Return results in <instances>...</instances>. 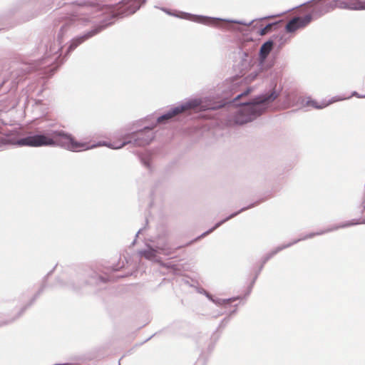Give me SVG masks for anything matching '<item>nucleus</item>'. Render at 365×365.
I'll return each instance as SVG.
<instances>
[{
	"instance_id": "6ab92c4d",
	"label": "nucleus",
	"mask_w": 365,
	"mask_h": 365,
	"mask_svg": "<svg viewBox=\"0 0 365 365\" xmlns=\"http://www.w3.org/2000/svg\"><path fill=\"white\" fill-rule=\"evenodd\" d=\"M299 26L297 24V19L295 17L292 19L285 26V31L287 33H294L297 29H299Z\"/></svg>"
},
{
	"instance_id": "f8f14e48",
	"label": "nucleus",
	"mask_w": 365,
	"mask_h": 365,
	"mask_svg": "<svg viewBox=\"0 0 365 365\" xmlns=\"http://www.w3.org/2000/svg\"><path fill=\"white\" fill-rule=\"evenodd\" d=\"M290 247V244H283L274 248L273 250L266 254L262 259L261 263L262 266H264L271 258H272L275 255H277L280 251Z\"/></svg>"
},
{
	"instance_id": "6e6552de",
	"label": "nucleus",
	"mask_w": 365,
	"mask_h": 365,
	"mask_svg": "<svg viewBox=\"0 0 365 365\" xmlns=\"http://www.w3.org/2000/svg\"><path fill=\"white\" fill-rule=\"evenodd\" d=\"M259 204V202H255L254 203H251L247 207H244L242 208H241L240 210L237 211V212H235L233 213H232L231 215H230L228 217H227L226 218L222 220L221 221L217 222L212 227H211L210 229H209L208 230H207L206 232H203L202 235H200V236H198L197 237H196L194 240L192 241H190V242H188L187 245H190L192 244L193 242H196L198 240L207 236V235L212 233L214 230H215L216 229H217L218 227H220L221 225H222L224 223H225L227 221L232 219L233 217H236L237 215H238L240 213L248 210V209H250V208H252L254 207L255 206H256L257 205Z\"/></svg>"
},
{
	"instance_id": "c85d7f7f",
	"label": "nucleus",
	"mask_w": 365,
	"mask_h": 365,
	"mask_svg": "<svg viewBox=\"0 0 365 365\" xmlns=\"http://www.w3.org/2000/svg\"><path fill=\"white\" fill-rule=\"evenodd\" d=\"M257 277H258L257 274H255V277L252 279V282L250 284V286L249 287L247 293L246 294V296L250 294V292L252 290V288L254 284L255 283V281L257 280Z\"/></svg>"
},
{
	"instance_id": "4c0bfd02",
	"label": "nucleus",
	"mask_w": 365,
	"mask_h": 365,
	"mask_svg": "<svg viewBox=\"0 0 365 365\" xmlns=\"http://www.w3.org/2000/svg\"><path fill=\"white\" fill-rule=\"evenodd\" d=\"M142 230H143V228L140 229V230L137 232V233H136V235H135V237H137L138 236V235L141 232V231H142Z\"/></svg>"
},
{
	"instance_id": "dca6fc26",
	"label": "nucleus",
	"mask_w": 365,
	"mask_h": 365,
	"mask_svg": "<svg viewBox=\"0 0 365 365\" xmlns=\"http://www.w3.org/2000/svg\"><path fill=\"white\" fill-rule=\"evenodd\" d=\"M271 39L274 40V45L277 43L278 48H281L287 43L289 38L287 37L285 34H279L273 36Z\"/></svg>"
},
{
	"instance_id": "f704fd0d",
	"label": "nucleus",
	"mask_w": 365,
	"mask_h": 365,
	"mask_svg": "<svg viewBox=\"0 0 365 365\" xmlns=\"http://www.w3.org/2000/svg\"><path fill=\"white\" fill-rule=\"evenodd\" d=\"M351 96H357L358 98H361L362 96H359L356 91H354L351 96L348 97L347 98H351Z\"/></svg>"
},
{
	"instance_id": "20e7f679",
	"label": "nucleus",
	"mask_w": 365,
	"mask_h": 365,
	"mask_svg": "<svg viewBox=\"0 0 365 365\" xmlns=\"http://www.w3.org/2000/svg\"><path fill=\"white\" fill-rule=\"evenodd\" d=\"M146 0H122L117 6L115 14L123 18L135 13Z\"/></svg>"
},
{
	"instance_id": "39448f33",
	"label": "nucleus",
	"mask_w": 365,
	"mask_h": 365,
	"mask_svg": "<svg viewBox=\"0 0 365 365\" xmlns=\"http://www.w3.org/2000/svg\"><path fill=\"white\" fill-rule=\"evenodd\" d=\"M110 23L107 24H102L98 25L93 28V29L88 31L85 32L83 34L76 36L73 38L70 43V45L68 46L66 52V56L69 55L73 51H74L79 45L83 43L85 41L88 40V38L93 37V36L96 35L101 31H103L104 29H106Z\"/></svg>"
},
{
	"instance_id": "2eb2a0df",
	"label": "nucleus",
	"mask_w": 365,
	"mask_h": 365,
	"mask_svg": "<svg viewBox=\"0 0 365 365\" xmlns=\"http://www.w3.org/2000/svg\"><path fill=\"white\" fill-rule=\"evenodd\" d=\"M346 98H336V97H334L332 98L329 102L327 104H323V105H319L316 101L314 100H309L307 101V106H311L312 107H314V108H317V109H322L324 107H326L327 106L331 104V103H333L336 101H341V100H344Z\"/></svg>"
},
{
	"instance_id": "7c9ffc66",
	"label": "nucleus",
	"mask_w": 365,
	"mask_h": 365,
	"mask_svg": "<svg viewBox=\"0 0 365 365\" xmlns=\"http://www.w3.org/2000/svg\"><path fill=\"white\" fill-rule=\"evenodd\" d=\"M315 232H316V235L319 236V235H322L324 234L328 233L329 230H327V229H324V230H320Z\"/></svg>"
},
{
	"instance_id": "e433bc0d",
	"label": "nucleus",
	"mask_w": 365,
	"mask_h": 365,
	"mask_svg": "<svg viewBox=\"0 0 365 365\" xmlns=\"http://www.w3.org/2000/svg\"><path fill=\"white\" fill-rule=\"evenodd\" d=\"M237 304L235 305V309L230 312V315L234 314L237 312Z\"/></svg>"
},
{
	"instance_id": "b1692460",
	"label": "nucleus",
	"mask_w": 365,
	"mask_h": 365,
	"mask_svg": "<svg viewBox=\"0 0 365 365\" xmlns=\"http://www.w3.org/2000/svg\"><path fill=\"white\" fill-rule=\"evenodd\" d=\"M239 83L238 79L234 80L228 86L230 88L232 96L237 92L236 86Z\"/></svg>"
},
{
	"instance_id": "ea45409f",
	"label": "nucleus",
	"mask_w": 365,
	"mask_h": 365,
	"mask_svg": "<svg viewBox=\"0 0 365 365\" xmlns=\"http://www.w3.org/2000/svg\"><path fill=\"white\" fill-rule=\"evenodd\" d=\"M151 338H152V336H150V337L148 338V339L145 340V341H147L150 340Z\"/></svg>"
},
{
	"instance_id": "473e14b6",
	"label": "nucleus",
	"mask_w": 365,
	"mask_h": 365,
	"mask_svg": "<svg viewBox=\"0 0 365 365\" xmlns=\"http://www.w3.org/2000/svg\"><path fill=\"white\" fill-rule=\"evenodd\" d=\"M68 287H71L73 290H78V289H80V286L75 285V284H68Z\"/></svg>"
},
{
	"instance_id": "412c9836",
	"label": "nucleus",
	"mask_w": 365,
	"mask_h": 365,
	"mask_svg": "<svg viewBox=\"0 0 365 365\" xmlns=\"http://www.w3.org/2000/svg\"><path fill=\"white\" fill-rule=\"evenodd\" d=\"M277 24H278L277 22L267 24L264 27L261 28L259 29V34L260 36L266 35L267 34L269 33L273 29L274 27V28L277 27Z\"/></svg>"
},
{
	"instance_id": "1a4fd4ad",
	"label": "nucleus",
	"mask_w": 365,
	"mask_h": 365,
	"mask_svg": "<svg viewBox=\"0 0 365 365\" xmlns=\"http://www.w3.org/2000/svg\"><path fill=\"white\" fill-rule=\"evenodd\" d=\"M183 19H190L192 21L203 24L206 25H210L215 21H223V19L220 18H210L205 16H200V15H192L188 13H182V16H180Z\"/></svg>"
},
{
	"instance_id": "9b49d317",
	"label": "nucleus",
	"mask_w": 365,
	"mask_h": 365,
	"mask_svg": "<svg viewBox=\"0 0 365 365\" xmlns=\"http://www.w3.org/2000/svg\"><path fill=\"white\" fill-rule=\"evenodd\" d=\"M45 288V284H43L41 288L38 289V291L35 294V295L34 296V297L30 300V302L26 304L25 305L24 307L21 308V311L19 312V313L18 314L17 317L15 318V319H13L11 320H9V321H7V322H3L2 324H0V327L1 326H3V325H6V324H10L11 322H13L16 318L19 317L20 316H21L23 314V313L29 307H31L34 303V302L36 301V299L41 294V293L43 292V289Z\"/></svg>"
},
{
	"instance_id": "72a5a7b5",
	"label": "nucleus",
	"mask_w": 365,
	"mask_h": 365,
	"mask_svg": "<svg viewBox=\"0 0 365 365\" xmlns=\"http://www.w3.org/2000/svg\"><path fill=\"white\" fill-rule=\"evenodd\" d=\"M263 267H264V266H262V264L261 263V265L259 267L258 270L256 272L255 274H257V276H259V274L261 272V271L262 270Z\"/></svg>"
},
{
	"instance_id": "f3484780",
	"label": "nucleus",
	"mask_w": 365,
	"mask_h": 365,
	"mask_svg": "<svg viewBox=\"0 0 365 365\" xmlns=\"http://www.w3.org/2000/svg\"><path fill=\"white\" fill-rule=\"evenodd\" d=\"M297 19V24L299 29L307 26L312 20V15L307 14L304 16H296Z\"/></svg>"
},
{
	"instance_id": "a878e982",
	"label": "nucleus",
	"mask_w": 365,
	"mask_h": 365,
	"mask_svg": "<svg viewBox=\"0 0 365 365\" xmlns=\"http://www.w3.org/2000/svg\"><path fill=\"white\" fill-rule=\"evenodd\" d=\"M140 161L141 163L148 168H150V161L148 157L141 156L140 157Z\"/></svg>"
},
{
	"instance_id": "393cba45",
	"label": "nucleus",
	"mask_w": 365,
	"mask_h": 365,
	"mask_svg": "<svg viewBox=\"0 0 365 365\" xmlns=\"http://www.w3.org/2000/svg\"><path fill=\"white\" fill-rule=\"evenodd\" d=\"M68 25L67 24H65L64 25H63L61 29H60V31H59V34L58 35V41H61L62 37H63V35L64 34V33L67 30V28H68Z\"/></svg>"
},
{
	"instance_id": "bb28decb",
	"label": "nucleus",
	"mask_w": 365,
	"mask_h": 365,
	"mask_svg": "<svg viewBox=\"0 0 365 365\" xmlns=\"http://www.w3.org/2000/svg\"><path fill=\"white\" fill-rule=\"evenodd\" d=\"M13 143L14 142L11 141L10 140L6 139L5 138H0V148L3 145L8 144V143L13 144Z\"/></svg>"
},
{
	"instance_id": "423d86ee",
	"label": "nucleus",
	"mask_w": 365,
	"mask_h": 365,
	"mask_svg": "<svg viewBox=\"0 0 365 365\" xmlns=\"http://www.w3.org/2000/svg\"><path fill=\"white\" fill-rule=\"evenodd\" d=\"M274 46V40L269 39L262 44L259 51V66L262 70H267L274 65V59L267 60V57Z\"/></svg>"
},
{
	"instance_id": "4468645a",
	"label": "nucleus",
	"mask_w": 365,
	"mask_h": 365,
	"mask_svg": "<svg viewBox=\"0 0 365 365\" xmlns=\"http://www.w3.org/2000/svg\"><path fill=\"white\" fill-rule=\"evenodd\" d=\"M240 55L242 58V69L247 68L250 66L252 57L247 51H241Z\"/></svg>"
},
{
	"instance_id": "7ed1b4c3",
	"label": "nucleus",
	"mask_w": 365,
	"mask_h": 365,
	"mask_svg": "<svg viewBox=\"0 0 365 365\" xmlns=\"http://www.w3.org/2000/svg\"><path fill=\"white\" fill-rule=\"evenodd\" d=\"M153 128L154 126H145L142 130L125 135L123 137V141L119 145L103 142L93 145L89 148H93L99 145H106L112 149H120L129 144L138 147L145 146L150 144L155 137L153 133Z\"/></svg>"
},
{
	"instance_id": "a19ab883",
	"label": "nucleus",
	"mask_w": 365,
	"mask_h": 365,
	"mask_svg": "<svg viewBox=\"0 0 365 365\" xmlns=\"http://www.w3.org/2000/svg\"><path fill=\"white\" fill-rule=\"evenodd\" d=\"M227 320H228V319L225 318V319H223V321H222V322H224V321H227Z\"/></svg>"
},
{
	"instance_id": "9d476101",
	"label": "nucleus",
	"mask_w": 365,
	"mask_h": 365,
	"mask_svg": "<svg viewBox=\"0 0 365 365\" xmlns=\"http://www.w3.org/2000/svg\"><path fill=\"white\" fill-rule=\"evenodd\" d=\"M163 251L164 250L160 247H157L156 248H153L150 245H147V248L145 250H141L138 251V255L140 257H143L146 259L148 260H155L157 256V254L159 251Z\"/></svg>"
},
{
	"instance_id": "f257e3e1",
	"label": "nucleus",
	"mask_w": 365,
	"mask_h": 365,
	"mask_svg": "<svg viewBox=\"0 0 365 365\" xmlns=\"http://www.w3.org/2000/svg\"><path fill=\"white\" fill-rule=\"evenodd\" d=\"M252 89L247 88L245 91L237 93L231 99L225 98L221 102H215L208 98H193L188 100L175 107L170 108L157 118V123L165 124L180 114L190 113V111H205L208 110H217L224 106L240 108L233 117L235 124L243 125L251 122L258 116L264 113L270 104L279 96V92L273 89L269 93H265L255 96L251 101L242 102L240 98L250 93Z\"/></svg>"
},
{
	"instance_id": "cd10ccee",
	"label": "nucleus",
	"mask_w": 365,
	"mask_h": 365,
	"mask_svg": "<svg viewBox=\"0 0 365 365\" xmlns=\"http://www.w3.org/2000/svg\"><path fill=\"white\" fill-rule=\"evenodd\" d=\"M254 21L255 20H252L250 22L247 23V22H245L242 21L232 20V21H230V22H233V23H236V24H242V25H245V26H250L254 22Z\"/></svg>"
},
{
	"instance_id": "2f4dec72",
	"label": "nucleus",
	"mask_w": 365,
	"mask_h": 365,
	"mask_svg": "<svg viewBox=\"0 0 365 365\" xmlns=\"http://www.w3.org/2000/svg\"><path fill=\"white\" fill-rule=\"evenodd\" d=\"M279 16H280V14L267 16H264L263 18L259 19V20L262 21V20L269 19Z\"/></svg>"
},
{
	"instance_id": "5701e85b",
	"label": "nucleus",
	"mask_w": 365,
	"mask_h": 365,
	"mask_svg": "<svg viewBox=\"0 0 365 365\" xmlns=\"http://www.w3.org/2000/svg\"><path fill=\"white\" fill-rule=\"evenodd\" d=\"M218 339H219V335L217 334H216L215 332L213 333V334L211 336V337L210 339V343L208 345L209 351L213 350V349L215 347V344L217 341Z\"/></svg>"
},
{
	"instance_id": "aec40b11",
	"label": "nucleus",
	"mask_w": 365,
	"mask_h": 365,
	"mask_svg": "<svg viewBox=\"0 0 365 365\" xmlns=\"http://www.w3.org/2000/svg\"><path fill=\"white\" fill-rule=\"evenodd\" d=\"M240 298V297H231V298H228V299H220V298L215 299L212 296V297L210 300L217 305H222V304L232 302L234 301H236L237 299H239Z\"/></svg>"
},
{
	"instance_id": "f03ea898",
	"label": "nucleus",
	"mask_w": 365,
	"mask_h": 365,
	"mask_svg": "<svg viewBox=\"0 0 365 365\" xmlns=\"http://www.w3.org/2000/svg\"><path fill=\"white\" fill-rule=\"evenodd\" d=\"M14 145L29 147H61L68 150L77 152L90 149L86 143L77 142L69 133L63 130H47L45 132H30L23 138L17 139Z\"/></svg>"
},
{
	"instance_id": "58836bf2",
	"label": "nucleus",
	"mask_w": 365,
	"mask_h": 365,
	"mask_svg": "<svg viewBox=\"0 0 365 365\" xmlns=\"http://www.w3.org/2000/svg\"><path fill=\"white\" fill-rule=\"evenodd\" d=\"M136 240L135 239L133 242H132V245H133L135 243Z\"/></svg>"
},
{
	"instance_id": "0eeeda50",
	"label": "nucleus",
	"mask_w": 365,
	"mask_h": 365,
	"mask_svg": "<svg viewBox=\"0 0 365 365\" xmlns=\"http://www.w3.org/2000/svg\"><path fill=\"white\" fill-rule=\"evenodd\" d=\"M63 63V61H61L57 66L51 67V62H47V57L43 58L36 62H35L31 67V71H41V74H43L45 77H51L55 71L57 70L58 67Z\"/></svg>"
},
{
	"instance_id": "c756f323",
	"label": "nucleus",
	"mask_w": 365,
	"mask_h": 365,
	"mask_svg": "<svg viewBox=\"0 0 365 365\" xmlns=\"http://www.w3.org/2000/svg\"><path fill=\"white\" fill-rule=\"evenodd\" d=\"M198 292L200 293V294H203L204 295H205L209 299H211L212 297V294H210L209 292H207L205 289H200L198 290Z\"/></svg>"
},
{
	"instance_id": "c9c22d12",
	"label": "nucleus",
	"mask_w": 365,
	"mask_h": 365,
	"mask_svg": "<svg viewBox=\"0 0 365 365\" xmlns=\"http://www.w3.org/2000/svg\"><path fill=\"white\" fill-rule=\"evenodd\" d=\"M98 279L101 281V282H106V279L105 278H103V277H98Z\"/></svg>"
},
{
	"instance_id": "a211bd4d",
	"label": "nucleus",
	"mask_w": 365,
	"mask_h": 365,
	"mask_svg": "<svg viewBox=\"0 0 365 365\" xmlns=\"http://www.w3.org/2000/svg\"><path fill=\"white\" fill-rule=\"evenodd\" d=\"M297 19V24L299 29L307 26L312 20V15L307 14L304 16H296Z\"/></svg>"
},
{
	"instance_id": "4be33fe9",
	"label": "nucleus",
	"mask_w": 365,
	"mask_h": 365,
	"mask_svg": "<svg viewBox=\"0 0 365 365\" xmlns=\"http://www.w3.org/2000/svg\"><path fill=\"white\" fill-rule=\"evenodd\" d=\"M316 232H310L306 235H304L303 237L299 238V239H297V240H294V241L289 242V244H290V247L292 246L293 245H295L297 243H298L300 241H302V240H308V239H311V238H313L314 237H316Z\"/></svg>"
},
{
	"instance_id": "ddd939ff",
	"label": "nucleus",
	"mask_w": 365,
	"mask_h": 365,
	"mask_svg": "<svg viewBox=\"0 0 365 365\" xmlns=\"http://www.w3.org/2000/svg\"><path fill=\"white\" fill-rule=\"evenodd\" d=\"M359 223L360 222H359V220H352L351 221H347V222H342V223H340L338 225H332V226L328 227L327 230H329V232H331L336 231L341 228H346V227H348L350 226L359 225Z\"/></svg>"
}]
</instances>
